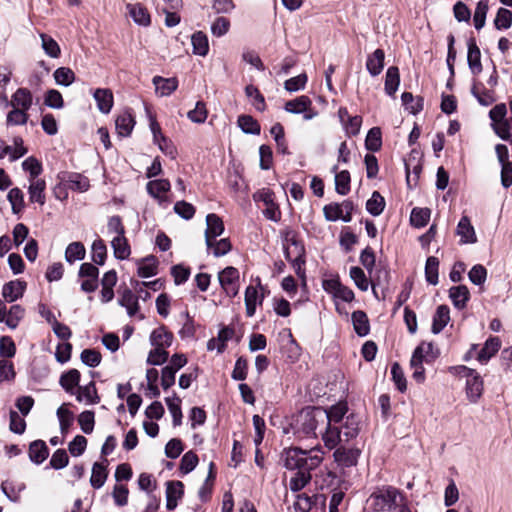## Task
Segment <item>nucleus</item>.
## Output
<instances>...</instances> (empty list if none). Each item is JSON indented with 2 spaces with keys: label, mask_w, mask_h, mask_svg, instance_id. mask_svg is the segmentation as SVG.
I'll return each instance as SVG.
<instances>
[{
  "label": "nucleus",
  "mask_w": 512,
  "mask_h": 512,
  "mask_svg": "<svg viewBox=\"0 0 512 512\" xmlns=\"http://www.w3.org/2000/svg\"><path fill=\"white\" fill-rule=\"evenodd\" d=\"M93 97L100 112L103 114H108L111 111L114 103V97L110 89L97 88L93 92Z\"/></svg>",
  "instance_id": "nucleus-19"
},
{
  "label": "nucleus",
  "mask_w": 512,
  "mask_h": 512,
  "mask_svg": "<svg viewBox=\"0 0 512 512\" xmlns=\"http://www.w3.org/2000/svg\"><path fill=\"white\" fill-rule=\"evenodd\" d=\"M512 25V12L506 8H499L494 19L497 30H507Z\"/></svg>",
  "instance_id": "nucleus-64"
},
{
  "label": "nucleus",
  "mask_w": 512,
  "mask_h": 512,
  "mask_svg": "<svg viewBox=\"0 0 512 512\" xmlns=\"http://www.w3.org/2000/svg\"><path fill=\"white\" fill-rule=\"evenodd\" d=\"M173 338L172 332H170L166 326L161 325L151 332L149 341L152 346L170 347Z\"/></svg>",
  "instance_id": "nucleus-27"
},
{
  "label": "nucleus",
  "mask_w": 512,
  "mask_h": 512,
  "mask_svg": "<svg viewBox=\"0 0 512 512\" xmlns=\"http://www.w3.org/2000/svg\"><path fill=\"white\" fill-rule=\"evenodd\" d=\"M193 53L199 56H206L209 52V42L207 35L202 31H197L191 36Z\"/></svg>",
  "instance_id": "nucleus-42"
},
{
  "label": "nucleus",
  "mask_w": 512,
  "mask_h": 512,
  "mask_svg": "<svg viewBox=\"0 0 512 512\" xmlns=\"http://www.w3.org/2000/svg\"><path fill=\"white\" fill-rule=\"evenodd\" d=\"M245 94L248 98L252 99V104L258 111H264L266 108L265 98L259 89L250 84L245 87Z\"/></svg>",
  "instance_id": "nucleus-63"
},
{
  "label": "nucleus",
  "mask_w": 512,
  "mask_h": 512,
  "mask_svg": "<svg viewBox=\"0 0 512 512\" xmlns=\"http://www.w3.org/2000/svg\"><path fill=\"white\" fill-rule=\"evenodd\" d=\"M349 274H350V278L353 280L354 284L356 285V287L359 290H361L363 292L368 290L371 282L367 278V276L362 268H360L358 266H353L350 268Z\"/></svg>",
  "instance_id": "nucleus-59"
},
{
  "label": "nucleus",
  "mask_w": 512,
  "mask_h": 512,
  "mask_svg": "<svg viewBox=\"0 0 512 512\" xmlns=\"http://www.w3.org/2000/svg\"><path fill=\"white\" fill-rule=\"evenodd\" d=\"M400 85V72L397 66H390L385 75L384 90L387 95L394 96Z\"/></svg>",
  "instance_id": "nucleus-34"
},
{
  "label": "nucleus",
  "mask_w": 512,
  "mask_h": 512,
  "mask_svg": "<svg viewBox=\"0 0 512 512\" xmlns=\"http://www.w3.org/2000/svg\"><path fill=\"white\" fill-rule=\"evenodd\" d=\"M25 308L19 304H13L7 308L6 303L0 299V323H5L8 328L16 329L25 317Z\"/></svg>",
  "instance_id": "nucleus-7"
},
{
  "label": "nucleus",
  "mask_w": 512,
  "mask_h": 512,
  "mask_svg": "<svg viewBox=\"0 0 512 512\" xmlns=\"http://www.w3.org/2000/svg\"><path fill=\"white\" fill-rule=\"evenodd\" d=\"M431 216L429 208H413L410 215V223L413 227L423 228L425 227Z\"/></svg>",
  "instance_id": "nucleus-50"
},
{
  "label": "nucleus",
  "mask_w": 512,
  "mask_h": 512,
  "mask_svg": "<svg viewBox=\"0 0 512 512\" xmlns=\"http://www.w3.org/2000/svg\"><path fill=\"white\" fill-rule=\"evenodd\" d=\"M104 462L105 464L99 462H95L93 464L90 484L94 489H100L105 484V481L107 479L108 460L104 459Z\"/></svg>",
  "instance_id": "nucleus-32"
},
{
  "label": "nucleus",
  "mask_w": 512,
  "mask_h": 512,
  "mask_svg": "<svg viewBox=\"0 0 512 512\" xmlns=\"http://www.w3.org/2000/svg\"><path fill=\"white\" fill-rule=\"evenodd\" d=\"M29 119L28 111L22 110L21 108H12L6 116V125L10 126H22L27 124Z\"/></svg>",
  "instance_id": "nucleus-52"
},
{
  "label": "nucleus",
  "mask_w": 512,
  "mask_h": 512,
  "mask_svg": "<svg viewBox=\"0 0 512 512\" xmlns=\"http://www.w3.org/2000/svg\"><path fill=\"white\" fill-rule=\"evenodd\" d=\"M223 220L215 213L206 216L205 243L207 249L213 247V240L221 236L224 232Z\"/></svg>",
  "instance_id": "nucleus-10"
},
{
  "label": "nucleus",
  "mask_w": 512,
  "mask_h": 512,
  "mask_svg": "<svg viewBox=\"0 0 512 512\" xmlns=\"http://www.w3.org/2000/svg\"><path fill=\"white\" fill-rule=\"evenodd\" d=\"M501 348V341L498 337H489L481 350L477 353L476 359L477 361L484 365L489 362V360L497 354V352Z\"/></svg>",
  "instance_id": "nucleus-16"
},
{
  "label": "nucleus",
  "mask_w": 512,
  "mask_h": 512,
  "mask_svg": "<svg viewBox=\"0 0 512 512\" xmlns=\"http://www.w3.org/2000/svg\"><path fill=\"white\" fill-rule=\"evenodd\" d=\"M81 374L77 369H70L60 376L59 384L64 391L70 395H75L79 388Z\"/></svg>",
  "instance_id": "nucleus-17"
},
{
  "label": "nucleus",
  "mask_w": 512,
  "mask_h": 512,
  "mask_svg": "<svg viewBox=\"0 0 512 512\" xmlns=\"http://www.w3.org/2000/svg\"><path fill=\"white\" fill-rule=\"evenodd\" d=\"M488 9V0H480L477 3L473 17L474 27L476 30H481L484 27Z\"/></svg>",
  "instance_id": "nucleus-62"
},
{
  "label": "nucleus",
  "mask_w": 512,
  "mask_h": 512,
  "mask_svg": "<svg viewBox=\"0 0 512 512\" xmlns=\"http://www.w3.org/2000/svg\"><path fill=\"white\" fill-rule=\"evenodd\" d=\"M239 279V271L233 266H228L218 273L219 284L224 293L230 298L236 297L239 293Z\"/></svg>",
  "instance_id": "nucleus-6"
},
{
  "label": "nucleus",
  "mask_w": 512,
  "mask_h": 512,
  "mask_svg": "<svg viewBox=\"0 0 512 512\" xmlns=\"http://www.w3.org/2000/svg\"><path fill=\"white\" fill-rule=\"evenodd\" d=\"M86 249L82 242H72L65 250V260L69 264H73L75 261H81L85 258Z\"/></svg>",
  "instance_id": "nucleus-46"
},
{
  "label": "nucleus",
  "mask_w": 512,
  "mask_h": 512,
  "mask_svg": "<svg viewBox=\"0 0 512 512\" xmlns=\"http://www.w3.org/2000/svg\"><path fill=\"white\" fill-rule=\"evenodd\" d=\"M359 417L355 414L346 416L345 421L337 427L330 428L329 431L320 430L325 446L329 449H335L338 445L348 443L355 439L359 434Z\"/></svg>",
  "instance_id": "nucleus-2"
},
{
  "label": "nucleus",
  "mask_w": 512,
  "mask_h": 512,
  "mask_svg": "<svg viewBox=\"0 0 512 512\" xmlns=\"http://www.w3.org/2000/svg\"><path fill=\"white\" fill-rule=\"evenodd\" d=\"M265 298L264 293L259 294L257 288L249 285L245 290V306H246V315L248 317H253L256 312L257 305H262L263 300Z\"/></svg>",
  "instance_id": "nucleus-22"
},
{
  "label": "nucleus",
  "mask_w": 512,
  "mask_h": 512,
  "mask_svg": "<svg viewBox=\"0 0 512 512\" xmlns=\"http://www.w3.org/2000/svg\"><path fill=\"white\" fill-rule=\"evenodd\" d=\"M420 156L416 150H412L409 158L405 160L406 182L409 188L418 184L420 174L422 172V164Z\"/></svg>",
  "instance_id": "nucleus-9"
},
{
  "label": "nucleus",
  "mask_w": 512,
  "mask_h": 512,
  "mask_svg": "<svg viewBox=\"0 0 512 512\" xmlns=\"http://www.w3.org/2000/svg\"><path fill=\"white\" fill-rule=\"evenodd\" d=\"M457 234L461 237L462 243H475L477 237L474 227L467 216H462L457 225Z\"/></svg>",
  "instance_id": "nucleus-33"
},
{
  "label": "nucleus",
  "mask_w": 512,
  "mask_h": 512,
  "mask_svg": "<svg viewBox=\"0 0 512 512\" xmlns=\"http://www.w3.org/2000/svg\"><path fill=\"white\" fill-rule=\"evenodd\" d=\"M116 131L120 137H127L131 134L134 126L135 119L132 113L128 110L119 114L115 120Z\"/></svg>",
  "instance_id": "nucleus-23"
},
{
  "label": "nucleus",
  "mask_w": 512,
  "mask_h": 512,
  "mask_svg": "<svg viewBox=\"0 0 512 512\" xmlns=\"http://www.w3.org/2000/svg\"><path fill=\"white\" fill-rule=\"evenodd\" d=\"M53 77L58 85L65 87L70 86L76 79L75 73L69 67L57 68L53 73Z\"/></svg>",
  "instance_id": "nucleus-58"
},
{
  "label": "nucleus",
  "mask_w": 512,
  "mask_h": 512,
  "mask_svg": "<svg viewBox=\"0 0 512 512\" xmlns=\"http://www.w3.org/2000/svg\"><path fill=\"white\" fill-rule=\"evenodd\" d=\"M467 62L473 74H479L482 71L481 52L474 38L468 40Z\"/></svg>",
  "instance_id": "nucleus-26"
},
{
  "label": "nucleus",
  "mask_w": 512,
  "mask_h": 512,
  "mask_svg": "<svg viewBox=\"0 0 512 512\" xmlns=\"http://www.w3.org/2000/svg\"><path fill=\"white\" fill-rule=\"evenodd\" d=\"M327 420L326 409L322 407H306L296 419V432L306 438L317 437V429L325 430Z\"/></svg>",
  "instance_id": "nucleus-3"
},
{
  "label": "nucleus",
  "mask_w": 512,
  "mask_h": 512,
  "mask_svg": "<svg viewBox=\"0 0 512 512\" xmlns=\"http://www.w3.org/2000/svg\"><path fill=\"white\" fill-rule=\"evenodd\" d=\"M30 185L28 187L29 200L32 203H38L43 206L46 202L45 190L46 182L44 179L29 180Z\"/></svg>",
  "instance_id": "nucleus-25"
},
{
  "label": "nucleus",
  "mask_w": 512,
  "mask_h": 512,
  "mask_svg": "<svg viewBox=\"0 0 512 512\" xmlns=\"http://www.w3.org/2000/svg\"><path fill=\"white\" fill-rule=\"evenodd\" d=\"M352 323L356 334L364 337L370 332V324L367 314L362 310H357L352 313Z\"/></svg>",
  "instance_id": "nucleus-37"
},
{
  "label": "nucleus",
  "mask_w": 512,
  "mask_h": 512,
  "mask_svg": "<svg viewBox=\"0 0 512 512\" xmlns=\"http://www.w3.org/2000/svg\"><path fill=\"white\" fill-rule=\"evenodd\" d=\"M166 405L172 416V422L174 426H179L182 423V410H181V399L174 394L171 397L165 398Z\"/></svg>",
  "instance_id": "nucleus-47"
},
{
  "label": "nucleus",
  "mask_w": 512,
  "mask_h": 512,
  "mask_svg": "<svg viewBox=\"0 0 512 512\" xmlns=\"http://www.w3.org/2000/svg\"><path fill=\"white\" fill-rule=\"evenodd\" d=\"M26 488L23 482L4 481L1 484V490L5 496L12 502H18L20 500V494Z\"/></svg>",
  "instance_id": "nucleus-40"
},
{
  "label": "nucleus",
  "mask_w": 512,
  "mask_h": 512,
  "mask_svg": "<svg viewBox=\"0 0 512 512\" xmlns=\"http://www.w3.org/2000/svg\"><path fill=\"white\" fill-rule=\"evenodd\" d=\"M111 246L116 259L124 260L130 256L131 249L125 235L115 236L111 241Z\"/></svg>",
  "instance_id": "nucleus-43"
},
{
  "label": "nucleus",
  "mask_w": 512,
  "mask_h": 512,
  "mask_svg": "<svg viewBox=\"0 0 512 512\" xmlns=\"http://www.w3.org/2000/svg\"><path fill=\"white\" fill-rule=\"evenodd\" d=\"M170 188L171 184L167 179L152 180L149 181L146 185L148 194L151 197L157 199L160 205L167 201V198L164 194L167 193Z\"/></svg>",
  "instance_id": "nucleus-15"
},
{
  "label": "nucleus",
  "mask_w": 512,
  "mask_h": 512,
  "mask_svg": "<svg viewBox=\"0 0 512 512\" xmlns=\"http://www.w3.org/2000/svg\"><path fill=\"white\" fill-rule=\"evenodd\" d=\"M347 411L348 407L345 403H338L326 409L327 420L325 423V431H329L333 426L337 427L344 422Z\"/></svg>",
  "instance_id": "nucleus-14"
},
{
  "label": "nucleus",
  "mask_w": 512,
  "mask_h": 512,
  "mask_svg": "<svg viewBox=\"0 0 512 512\" xmlns=\"http://www.w3.org/2000/svg\"><path fill=\"white\" fill-rule=\"evenodd\" d=\"M57 417L59 420L60 431L63 435L67 434L73 425L74 414L72 411L66 408V404L61 405L57 409Z\"/></svg>",
  "instance_id": "nucleus-49"
},
{
  "label": "nucleus",
  "mask_w": 512,
  "mask_h": 512,
  "mask_svg": "<svg viewBox=\"0 0 512 512\" xmlns=\"http://www.w3.org/2000/svg\"><path fill=\"white\" fill-rule=\"evenodd\" d=\"M284 242V248L289 247L291 251V256H305V246L302 243V241L298 239L296 232H294L293 230L286 231Z\"/></svg>",
  "instance_id": "nucleus-38"
},
{
  "label": "nucleus",
  "mask_w": 512,
  "mask_h": 512,
  "mask_svg": "<svg viewBox=\"0 0 512 512\" xmlns=\"http://www.w3.org/2000/svg\"><path fill=\"white\" fill-rule=\"evenodd\" d=\"M107 257V247L105 242L98 238L94 240L91 246V258L92 261L99 266L105 264V260Z\"/></svg>",
  "instance_id": "nucleus-51"
},
{
  "label": "nucleus",
  "mask_w": 512,
  "mask_h": 512,
  "mask_svg": "<svg viewBox=\"0 0 512 512\" xmlns=\"http://www.w3.org/2000/svg\"><path fill=\"white\" fill-rule=\"evenodd\" d=\"M60 184L76 192H86L90 187L89 179L77 172L62 171L57 175Z\"/></svg>",
  "instance_id": "nucleus-8"
},
{
  "label": "nucleus",
  "mask_w": 512,
  "mask_h": 512,
  "mask_svg": "<svg viewBox=\"0 0 512 512\" xmlns=\"http://www.w3.org/2000/svg\"><path fill=\"white\" fill-rule=\"evenodd\" d=\"M237 123L245 134L259 135L261 132L260 124L251 115H240Z\"/></svg>",
  "instance_id": "nucleus-48"
},
{
  "label": "nucleus",
  "mask_w": 512,
  "mask_h": 512,
  "mask_svg": "<svg viewBox=\"0 0 512 512\" xmlns=\"http://www.w3.org/2000/svg\"><path fill=\"white\" fill-rule=\"evenodd\" d=\"M450 320V309L447 305L437 307L433 315L431 331L433 334H439Z\"/></svg>",
  "instance_id": "nucleus-30"
},
{
  "label": "nucleus",
  "mask_w": 512,
  "mask_h": 512,
  "mask_svg": "<svg viewBox=\"0 0 512 512\" xmlns=\"http://www.w3.org/2000/svg\"><path fill=\"white\" fill-rule=\"evenodd\" d=\"M382 146L381 129L379 127L371 128L365 139V148L371 152H377Z\"/></svg>",
  "instance_id": "nucleus-54"
},
{
  "label": "nucleus",
  "mask_w": 512,
  "mask_h": 512,
  "mask_svg": "<svg viewBox=\"0 0 512 512\" xmlns=\"http://www.w3.org/2000/svg\"><path fill=\"white\" fill-rule=\"evenodd\" d=\"M405 494L396 487L384 486L370 496L371 505L376 512L396 511Z\"/></svg>",
  "instance_id": "nucleus-4"
},
{
  "label": "nucleus",
  "mask_w": 512,
  "mask_h": 512,
  "mask_svg": "<svg viewBox=\"0 0 512 512\" xmlns=\"http://www.w3.org/2000/svg\"><path fill=\"white\" fill-rule=\"evenodd\" d=\"M360 454V449L354 447L346 448L341 444L336 448L333 456L339 466L349 468L357 464Z\"/></svg>",
  "instance_id": "nucleus-11"
},
{
  "label": "nucleus",
  "mask_w": 512,
  "mask_h": 512,
  "mask_svg": "<svg viewBox=\"0 0 512 512\" xmlns=\"http://www.w3.org/2000/svg\"><path fill=\"white\" fill-rule=\"evenodd\" d=\"M322 287L326 293L331 295L334 299L336 310L341 313L338 301L350 303L354 300V292L351 288L343 285L339 277L325 279L322 282Z\"/></svg>",
  "instance_id": "nucleus-5"
},
{
  "label": "nucleus",
  "mask_w": 512,
  "mask_h": 512,
  "mask_svg": "<svg viewBox=\"0 0 512 512\" xmlns=\"http://www.w3.org/2000/svg\"><path fill=\"white\" fill-rule=\"evenodd\" d=\"M41 46L45 54L51 58H58L61 55L59 44L49 35L40 33Z\"/></svg>",
  "instance_id": "nucleus-55"
},
{
  "label": "nucleus",
  "mask_w": 512,
  "mask_h": 512,
  "mask_svg": "<svg viewBox=\"0 0 512 512\" xmlns=\"http://www.w3.org/2000/svg\"><path fill=\"white\" fill-rule=\"evenodd\" d=\"M484 389V382L480 374L476 371L466 379L465 392L467 399L471 403H477L481 398Z\"/></svg>",
  "instance_id": "nucleus-12"
},
{
  "label": "nucleus",
  "mask_w": 512,
  "mask_h": 512,
  "mask_svg": "<svg viewBox=\"0 0 512 512\" xmlns=\"http://www.w3.org/2000/svg\"><path fill=\"white\" fill-rule=\"evenodd\" d=\"M385 52L383 49H376L367 56L366 69L372 77L381 74L384 68Z\"/></svg>",
  "instance_id": "nucleus-20"
},
{
  "label": "nucleus",
  "mask_w": 512,
  "mask_h": 512,
  "mask_svg": "<svg viewBox=\"0 0 512 512\" xmlns=\"http://www.w3.org/2000/svg\"><path fill=\"white\" fill-rule=\"evenodd\" d=\"M449 298L458 310L466 308L470 299V292L465 285L453 286L449 289Z\"/></svg>",
  "instance_id": "nucleus-24"
},
{
  "label": "nucleus",
  "mask_w": 512,
  "mask_h": 512,
  "mask_svg": "<svg viewBox=\"0 0 512 512\" xmlns=\"http://www.w3.org/2000/svg\"><path fill=\"white\" fill-rule=\"evenodd\" d=\"M49 456V449L43 440H35L29 445V459L36 465L42 464Z\"/></svg>",
  "instance_id": "nucleus-28"
},
{
  "label": "nucleus",
  "mask_w": 512,
  "mask_h": 512,
  "mask_svg": "<svg viewBox=\"0 0 512 512\" xmlns=\"http://www.w3.org/2000/svg\"><path fill=\"white\" fill-rule=\"evenodd\" d=\"M285 258L292 265L296 275L299 278H301L303 281H305V277H306L305 256H295L294 258H292L291 251H290L289 247H285Z\"/></svg>",
  "instance_id": "nucleus-56"
},
{
  "label": "nucleus",
  "mask_w": 512,
  "mask_h": 512,
  "mask_svg": "<svg viewBox=\"0 0 512 512\" xmlns=\"http://www.w3.org/2000/svg\"><path fill=\"white\" fill-rule=\"evenodd\" d=\"M439 260L437 257L430 256L426 260L425 264V278L426 281L431 285H437L439 282L438 273Z\"/></svg>",
  "instance_id": "nucleus-53"
},
{
  "label": "nucleus",
  "mask_w": 512,
  "mask_h": 512,
  "mask_svg": "<svg viewBox=\"0 0 512 512\" xmlns=\"http://www.w3.org/2000/svg\"><path fill=\"white\" fill-rule=\"evenodd\" d=\"M153 84L155 85L156 92L160 96H169L178 88V79L175 77L163 78L161 76L153 77Z\"/></svg>",
  "instance_id": "nucleus-31"
},
{
  "label": "nucleus",
  "mask_w": 512,
  "mask_h": 512,
  "mask_svg": "<svg viewBox=\"0 0 512 512\" xmlns=\"http://www.w3.org/2000/svg\"><path fill=\"white\" fill-rule=\"evenodd\" d=\"M120 297L118 299V304L124 308H126L127 314L132 317L135 316L140 307L138 303V296L132 292L129 288H124L119 290Z\"/></svg>",
  "instance_id": "nucleus-18"
},
{
  "label": "nucleus",
  "mask_w": 512,
  "mask_h": 512,
  "mask_svg": "<svg viewBox=\"0 0 512 512\" xmlns=\"http://www.w3.org/2000/svg\"><path fill=\"white\" fill-rule=\"evenodd\" d=\"M385 206V199L378 191H374L366 202L367 212L374 217L381 215L385 209Z\"/></svg>",
  "instance_id": "nucleus-44"
},
{
  "label": "nucleus",
  "mask_w": 512,
  "mask_h": 512,
  "mask_svg": "<svg viewBox=\"0 0 512 512\" xmlns=\"http://www.w3.org/2000/svg\"><path fill=\"white\" fill-rule=\"evenodd\" d=\"M351 176L348 170H342L335 175V190L341 195L345 196L350 192Z\"/></svg>",
  "instance_id": "nucleus-57"
},
{
  "label": "nucleus",
  "mask_w": 512,
  "mask_h": 512,
  "mask_svg": "<svg viewBox=\"0 0 512 512\" xmlns=\"http://www.w3.org/2000/svg\"><path fill=\"white\" fill-rule=\"evenodd\" d=\"M33 104V95L27 88H18L11 96L10 107L29 111Z\"/></svg>",
  "instance_id": "nucleus-21"
},
{
  "label": "nucleus",
  "mask_w": 512,
  "mask_h": 512,
  "mask_svg": "<svg viewBox=\"0 0 512 512\" xmlns=\"http://www.w3.org/2000/svg\"><path fill=\"white\" fill-rule=\"evenodd\" d=\"M281 460L285 468L297 470L295 476L290 479L289 485L293 492H298L310 482V472L320 465L322 457L313 450L292 447L283 451Z\"/></svg>",
  "instance_id": "nucleus-1"
},
{
  "label": "nucleus",
  "mask_w": 512,
  "mask_h": 512,
  "mask_svg": "<svg viewBox=\"0 0 512 512\" xmlns=\"http://www.w3.org/2000/svg\"><path fill=\"white\" fill-rule=\"evenodd\" d=\"M401 101L404 108L413 115H416L423 110L424 99L422 97L414 99L411 92H403L401 95Z\"/></svg>",
  "instance_id": "nucleus-45"
},
{
  "label": "nucleus",
  "mask_w": 512,
  "mask_h": 512,
  "mask_svg": "<svg viewBox=\"0 0 512 512\" xmlns=\"http://www.w3.org/2000/svg\"><path fill=\"white\" fill-rule=\"evenodd\" d=\"M312 101L308 96L302 95L285 103V111L292 114H301L310 109Z\"/></svg>",
  "instance_id": "nucleus-39"
},
{
  "label": "nucleus",
  "mask_w": 512,
  "mask_h": 512,
  "mask_svg": "<svg viewBox=\"0 0 512 512\" xmlns=\"http://www.w3.org/2000/svg\"><path fill=\"white\" fill-rule=\"evenodd\" d=\"M158 260L154 255L141 259L138 263L137 273L142 278H149L157 274Z\"/></svg>",
  "instance_id": "nucleus-35"
},
{
  "label": "nucleus",
  "mask_w": 512,
  "mask_h": 512,
  "mask_svg": "<svg viewBox=\"0 0 512 512\" xmlns=\"http://www.w3.org/2000/svg\"><path fill=\"white\" fill-rule=\"evenodd\" d=\"M127 9L133 21L138 25L148 26L150 24V14L141 4H128Z\"/></svg>",
  "instance_id": "nucleus-41"
},
{
  "label": "nucleus",
  "mask_w": 512,
  "mask_h": 512,
  "mask_svg": "<svg viewBox=\"0 0 512 512\" xmlns=\"http://www.w3.org/2000/svg\"><path fill=\"white\" fill-rule=\"evenodd\" d=\"M26 287L27 283L19 279L5 283L2 287L3 301L12 303L22 298Z\"/></svg>",
  "instance_id": "nucleus-13"
},
{
  "label": "nucleus",
  "mask_w": 512,
  "mask_h": 512,
  "mask_svg": "<svg viewBox=\"0 0 512 512\" xmlns=\"http://www.w3.org/2000/svg\"><path fill=\"white\" fill-rule=\"evenodd\" d=\"M7 199L11 204L12 212L14 214H19L23 211L25 204L24 194L21 189L17 187L12 188L7 194Z\"/></svg>",
  "instance_id": "nucleus-60"
},
{
  "label": "nucleus",
  "mask_w": 512,
  "mask_h": 512,
  "mask_svg": "<svg viewBox=\"0 0 512 512\" xmlns=\"http://www.w3.org/2000/svg\"><path fill=\"white\" fill-rule=\"evenodd\" d=\"M75 396L78 402L85 401L87 404H98L100 402V396L97 393L94 381L85 386H79Z\"/></svg>",
  "instance_id": "nucleus-29"
},
{
  "label": "nucleus",
  "mask_w": 512,
  "mask_h": 512,
  "mask_svg": "<svg viewBox=\"0 0 512 512\" xmlns=\"http://www.w3.org/2000/svg\"><path fill=\"white\" fill-rule=\"evenodd\" d=\"M198 462H199V458L194 451L190 450V451L186 452L182 456L180 465H179V470H180L181 474L186 475V474H189L190 472H192L196 468Z\"/></svg>",
  "instance_id": "nucleus-61"
},
{
  "label": "nucleus",
  "mask_w": 512,
  "mask_h": 512,
  "mask_svg": "<svg viewBox=\"0 0 512 512\" xmlns=\"http://www.w3.org/2000/svg\"><path fill=\"white\" fill-rule=\"evenodd\" d=\"M421 350L422 348H415L410 360V366L413 369L412 377L418 383L425 380V369L422 365L424 357L421 356Z\"/></svg>",
  "instance_id": "nucleus-36"
}]
</instances>
